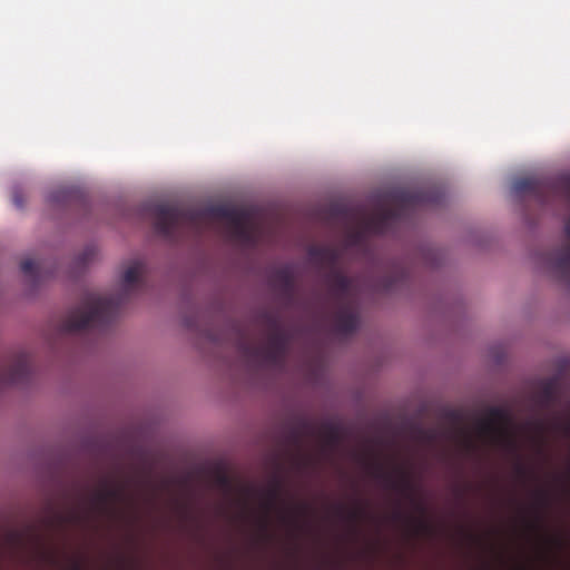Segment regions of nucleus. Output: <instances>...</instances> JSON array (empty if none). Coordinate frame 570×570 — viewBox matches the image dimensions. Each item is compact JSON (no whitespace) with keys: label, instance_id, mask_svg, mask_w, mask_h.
<instances>
[{"label":"nucleus","instance_id":"obj_24","mask_svg":"<svg viewBox=\"0 0 570 570\" xmlns=\"http://www.w3.org/2000/svg\"><path fill=\"white\" fill-rule=\"evenodd\" d=\"M308 507L306 504H297L293 508L295 514H304L307 512Z\"/></svg>","mask_w":570,"mask_h":570},{"label":"nucleus","instance_id":"obj_13","mask_svg":"<svg viewBox=\"0 0 570 570\" xmlns=\"http://www.w3.org/2000/svg\"><path fill=\"white\" fill-rule=\"evenodd\" d=\"M556 379H544L539 384V392L535 395V402L540 407H549L556 400Z\"/></svg>","mask_w":570,"mask_h":570},{"label":"nucleus","instance_id":"obj_33","mask_svg":"<svg viewBox=\"0 0 570 570\" xmlns=\"http://www.w3.org/2000/svg\"><path fill=\"white\" fill-rule=\"evenodd\" d=\"M468 446L469 448H472L473 446V443L471 441H468Z\"/></svg>","mask_w":570,"mask_h":570},{"label":"nucleus","instance_id":"obj_8","mask_svg":"<svg viewBox=\"0 0 570 570\" xmlns=\"http://www.w3.org/2000/svg\"><path fill=\"white\" fill-rule=\"evenodd\" d=\"M32 373L29 354L20 352L11 355L0 368V385H18L29 382Z\"/></svg>","mask_w":570,"mask_h":570},{"label":"nucleus","instance_id":"obj_4","mask_svg":"<svg viewBox=\"0 0 570 570\" xmlns=\"http://www.w3.org/2000/svg\"><path fill=\"white\" fill-rule=\"evenodd\" d=\"M518 196H531L541 205H548L556 196H563L570 202V176H562L557 181L534 178L518 179L512 185ZM566 243L547 256V263L554 276L566 285H570V218L566 224Z\"/></svg>","mask_w":570,"mask_h":570},{"label":"nucleus","instance_id":"obj_23","mask_svg":"<svg viewBox=\"0 0 570 570\" xmlns=\"http://www.w3.org/2000/svg\"><path fill=\"white\" fill-rule=\"evenodd\" d=\"M333 213L338 215V216H342L343 218H348L350 217V212L345 207H334L333 208Z\"/></svg>","mask_w":570,"mask_h":570},{"label":"nucleus","instance_id":"obj_10","mask_svg":"<svg viewBox=\"0 0 570 570\" xmlns=\"http://www.w3.org/2000/svg\"><path fill=\"white\" fill-rule=\"evenodd\" d=\"M125 493L124 487H116L108 482L96 490L91 495V503L100 513H108L112 510V504L122 500Z\"/></svg>","mask_w":570,"mask_h":570},{"label":"nucleus","instance_id":"obj_7","mask_svg":"<svg viewBox=\"0 0 570 570\" xmlns=\"http://www.w3.org/2000/svg\"><path fill=\"white\" fill-rule=\"evenodd\" d=\"M371 470L372 474L382 480L387 488L403 494L405 499L414 504L422 515L425 514V508L417 502L415 485L412 481L411 474L406 470L396 468L394 470L396 478H394L392 473L384 471L383 465L380 463H372Z\"/></svg>","mask_w":570,"mask_h":570},{"label":"nucleus","instance_id":"obj_16","mask_svg":"<svg viewBox=\"0 0 570 570\" xmlns=\"http://www.w3.org/2000/svg\"><path fill=\"white\" fill-rule=\"evenodd\" d=\"M338 513L344 514L348 521L353 524L357 523L361 519L364 518L365 511L362 507L352 508V510L346 511L344 507H338Z\"/></svg>","mask_w":570,"mask_h":570},{"label":"nucleus","instance_id":"obj_32","mask_svg":"<svg viewBox=\"0 0 570 570\" xmlns=\"http://www.w3.org/2000/svg\"><path fill=\"white\" fill-rule=\"evenodd\" d=\"M563 431H564V433H566V434H570V425H569V424H566V425L563 426Z\"/></svg>","mask_w":570,"mask_h":570},{"label":"nucleus","instance_id":"obj_25","mask_svg":"<svg viewBox=\"0 0 570 570\" xmlns=\"http://www.w3.org/2000/svg\"><path fill=\"white\" fill-rule=\"evenodd\" d=\"M282 520L285 521V522H291L293 524H298V521H297L296 517H289L286 513L282 514Z\"/></svg>","mask_w":570,"mask_h":570},{"label":"nucleus","instance_id":"obj_14","mask_svg":"<svg viewBox=\"0 0 570 570\" xmlns=\"http://www.w3.org/2000/svg\"><path fill=\"white\" fill-rule=\"evenodd\" d=\"M273 283L286 295L292 296L295 287L294 275L288 268L277 269L273 274Z\"/></svg>","mask_w":570,"mask_h":570},{"label":"nucleus","instance_id":"obj_3","mask_svg":"<svg viewBox=\"0 0 570 570\" xmlns=\"http://www.w3.org/2000/svg\"><path fill=\"white\" fill-rule=\"evenodd\" d=\"M308 255L318 267L327 269L326 283L333 301V321L338 334H352L360 325V316L353 298V281L338 271L340 252L333 245H313Z\"/></svg>","mask_w":570,"mask_h":570},{"label":"nucleus","instance_id":"obj_1","mask_svg":"<svg viewBox=\"0 0 570 570\" xmlns=\"http://www.w3.org/2000/svg\"><path fill=\"white\" fill-rule=\"evenodd\" d=\"M145 210L150 214L156 233L171 242H178L190 233L198 234L207 218H219L227 222L232 239L245 246L258 243L257 228L248 210L230 205L218 204L206 209H195L178 204L151 203L146 205Z\"/></svg>","mask_w":570,"mask_h":570},{"label":"nucleus","instance_id":"obj_5","mask_svg":"<svg viewBox=\"0 0 570 570\" xmlns=\"http://www.w3.org/2000/svg\"><path fill=\"white\" fill-rule=\"evenodd\" d=\"M266 340L252 343L243 340L239 350L243 356L261 366H281L286 357L289 336L281 321L275 316H266Z\"/></svg>","mask_w":570,"mask_h":570},{"label":"nucleus","instance_id":"obj_11","mask_svg":"<svg viewBox=\"0 0 570 570\" xmlns=\"http://www.w3.org/2000/svg\"><path fill=\"white\" fill-rule=\"evenodd\" d=\"M283 493V483L279 479H275L268 490L265 492V500L263 502V508L265 511L264 518L261 520L259 527L264 534H267L269 520L268 513L276 504L282 500Z\"/></svg>","mask_w":570,"mask_h":570},{"label":"nucleus","instance_id":"obj_30","mask_svg":"<svg viewBox=\"0 0 570 570\" xmlns=\"http://www.w3.org/2000/svg\"><path fill=\"white\" fill-rule=\"evenodd\" d=\"M71 570H81V563L79 561L71 562Z\"/></svg>","mask_w":570,"mask_h":570},{"label":"nucleus","instance_id":"obj_22","mask_svg":"<svg viewBox=\"0 0 570 570\" xmlns=\"http://www.w3.org/2000/svg\"><path fill=\"white\" fill-rule=\"evenodd\" d=\"M12 202L14 203V205L18 208H22V206L24 204V197H23V194H22L21 189H19V188L13 189V191H12Z\"/></svg>","mask_w":570,"mask_h":570},{"label":"nucleus","instance_id":"obj_18","mask_svg":"<svg viewBox=\"0 0 570 570\" xmlns=\"http://www.w3.org/2000/svg\"><path fill=\"white\" fill-rule=\"evenodd\" d=\"M20 269L22 273L30 276L32 279H36L39 276L38 263L32 261L31 258H26V259L21 261Z\"/></svg>","mask_w":570,"mask_h":570},{"label":"nucleus","instance_id":"obj_31","mask_svg":"<svg viewBox=\"0 0 570 570\" xmlns=\"http://www.w3.org/2000/svg\"><path fill=\"white\" fill-rule=\"evenodd\" d=\"M404 518V514L401 512V511H396L393 513V519L394 520H401Z\"/></svg>","mask_w":570,"mask_h":570},{"label":"nucleus","instance_id":"obj_15","mask_svg":"<svg viewBox=\"0 0 570 570\" xmlns=\"http://www.w3.org/2000/svg\"><path fill=\"white\" fill-rule=\"evenodd\" d=\"M318 435L326 446H336L341 441V431L338 425L324 423L318 430Z\"/></svg>","mask_w":570,"mask_h":570},{"label":"nucleus","instance_id":"obj_6","mask_svg":"<svg viewBox=\"0 0 570 570\" xmlns=\"http://www.w3.org/2000/svg\"><path fill=\"white\" fill-rule=\"evenodd\" d=\"M511 416L502 406H489L485 416L478 423L479 432L490 439L492 443L515 446L510 432Z\"/></svg>","mask_w":570,"mask_h":570},{"label":"nucleus","instance_id":"obj_20","mask_svg":"<svg viewBox=\"0 0 570 570\" xmlns=\"http://www.w3.org/2000/svg\"><path fill=\"white\" fill-rule=\"evenodd\" d=\"M531 425L537 431L538 439H539V450L541 451L543 448V444H544V433H546L547 426L542 420L533 421L531 423Z\"/></svg>","mask_w":570,"mask_h":570},{"label":"nucleus","instance_id":"obj_28","mask_svg":"<svg viewBox=\"0 0 570 570\" xmlns=\"http://www.w3.org/2000/svg\"><path fill=\"white\" fill-rule=\"evenodd\" d=\"M393 287H394V283H393L392 278H387V279L384 282V284H383V288H384L385 291H391V289H393Z\"/></svg>","mask_w":570,"mask_h":570},{"label":"nucleus","instance_id":"obj_19","mask_svg":"<svg viewBox=\"0 0 570 570\" xmlns=\"http://www.w3.org/2000/svg\"><path fill=\"white\" fill-rule=\"evenodd\" d=\"M415 533H426L431 531V525L424 518H406Z\"/></svg>","mask_w":570,"mask_h":570},{"label":"nucleus","instance_id":"obj_26","mask_svg":"<svg viewBox=\"0 0 570 570\" xmlns=\"http://www.w3.org/2000/svg\"><path fill=\"white\" fill-rule=\"evenodd\" d=\"M91 256H92L91 249H86L83 255L80 257V262L86 263L87 261L90 259Z\"/></svg>","mask_w":570,"mask_h":570},{"label":"nucleus","instance_id":"obj_29","mask_svg":"<svg viewBox=\"0 0 570 570\" xmlns=\"http://www.w3.org/2000/svg\"><path fill=\"white\" fill-rule=\"evenodd\" d=\"M517 472H518V474H519V475H521V476H525V474H527V469H525V466H524V465L519 464V465H518V468H517Z\"/></svg>","mask_w":570,"mask_h":570},{"label":"nucleus","instance_id":"obj_12","mask_svg":"<svg viewBox=\"0 0 570 570\" xmlns=\"http://www.w3.org/2000/svg\"><path fill=\"white\" fill-rule=\"evenodd\" d=\"M395 198L406 206H419L439 203L440 200V197L434 191H399Z\"/></svg>","mask_w":570,"mask_h":570},{"label":"nucleus","instance_id":"obj_27","mask_svg":"<svg viewBox=\"0 0 570 570\" xmlns=\"http://www.w3.org/2000/svg\"><path fill=\"white\" fill-rule=\"evenodd\" d=\"M65 195H66V191H62V189H61L60 191H55L51 195V199L52 200H59L60 198H65Z\"/></svg>","mask_w":570,"mask_h":570},{"label":"nucleus","instance_id":"obj_21","mask_svg":"<svg viewBox=\"0 0 570 570\" xmlns=\"http://www.w3.org/2000/svg\"><path fill=\"white\" fill-rule=\"evenodd\" d=\"M537 502L540 508H547L550 504L549 494L543 490H539L537 493Z\"/></svg>","mask_w":570,"mask_h":570},{"label":"nucleus","instance_id":"obj_9","mask_svg":"<svg viewBox=\"0 0 570 570\" xmlns=\"http://www.w3.org/2000/svg\"><path fill=\"white\" fill-rule=\"evenodd\" d=\"M400 218V212L393 208H383L377 213L364 216L358 230L352 233V243H357L365 233L385 234Z\"/></svg>","mask_w":570,"mask_h":570},{"label":"nucleus","instance_id":"obj_2","mask_svg":"<svg viewBox=\"0 0 570 570\" xmlns=\"http://www.w3.org/2000/svg\"><path fill=\"white\" fill-rule=\"evenodd\" d=\"M142 271L141 262L131 263L122 275L121 291L117 295L102 296L97 292H87L79 306L73 307L63 321L62 328L67 332H76L105 328L110 325L131 292L139 287Z\"/></svg>","mask_w":570,"mask_h":570},{"label":"nucleus","instance_id":"obj_17","mask_svg":"<svg viewBox=\"0 0 570 570\" xmlns=\"http://www.w3.org/2000/svg\"><path fill=\"white\" fill-rule=\"evenodd\" d=\"M309 426L307 423H302L299 425V428H296V429H293L289 433H288V441L296 445V446H299L301 443H302V436L303 434L305 433H309Z\"/></svg>","mask_w":570,"mask_h":570}]
</instances>
